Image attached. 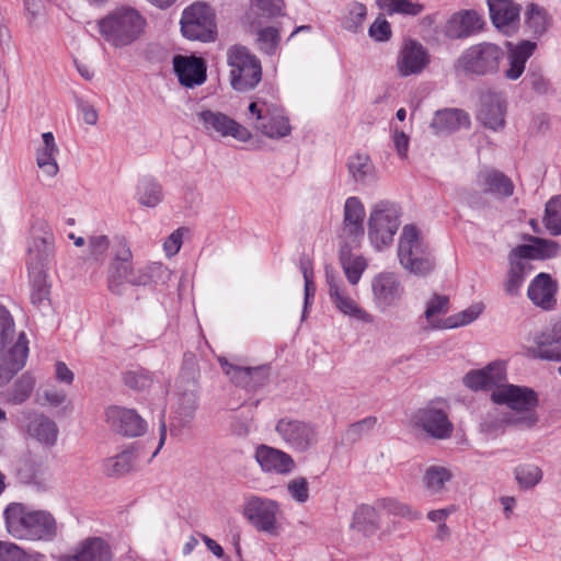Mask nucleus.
<instances>
[{
    "instance_id": "nucleus-1",
    "label": "nucleus",
    "mask_w": 561,
    "mask_h": 561,
    "mask_svg": "<svg viewBox=\"0 0 561 561\" xmlns=\"http://www.w3.org/2000/svg\"><path fill=\"white\" fill-rule=\"evenodd\" d=\"M3 517L8 533L15 539L50 541L57 536V522L48 511L12 502L4 508Z\"/></svg>"
},
{
    "instance_id": "nucleus-2",
    "label": "nucleus",
    "mask_w": 561,
    "mask_h": 561,
    "mask_svg": "<svg viewBox=\"0 0 561 561\" xmlns=\"http://www.w3.org/2000/svg\"><path fill=\"white\" fill-rule=\"evenodd\" d=\"M145 16L130 5H122L101 18L98 30L102 38L115 48L133 45L146 27Z\"/></svg>"
},
{
    "instance_id": "nucleus-3",
    "label": "nucleus",
    "mask_w": 561,
    "mask_h": 561,
    "mask_svg": "<svg viewBox=\"0 0 561 561\" xmlns=\"http://www.w3.org/2000/svg\"><path fill=\"white\" fill-rule=\"evenodd\" d=\"M506 54L495 43L480 42L461 51L454 62V71L458 77L482 78L499 73Z\"/></svg>"
},
{
    "instance_id": "nucleus-4",
    "label": "nucleus",
    "mask_w": 561,
    "mask_h": 561,
    "mask_svg": "<svg viewBox=\"0 0 561 561\" xmlns=\"http://www.w3.org/2000/svg\"><path fill=\"white\" fill-rule=\"evenodd\" d=\"M491 401L499 405H506L515 414H511L508 422L520 428H530L538 422L536 408L538 394L531 388L503 382L491 392Z\"/></svg>"
},
{
    "instance_id": "nucleus-5",
    "label": "nucleus",
    "mask_w": 561,
    "mask_h": 561,
    "mask_svg": "<svg viewBox=\"0 0 561 561\" xmlns=\"http://www.w3.org/2000/svg\"><path fill=\"white\" fill-rule=\"evenodd\" d=\"M398 256L400 264L415 275H427L435 266L427 245L420 238L419 230L413 225L403 227L399 240Z\"/></svg>"
},
{
    "instance_id": "nucleus-6",
    "label": "nucleus",
    "mask_w": 561,
    "mask_h": 561,
    "mask_svg": "<svg viewBox=\"0 0 561 561\" xmlns=\"http://www.w3.org/2000/svg\"><path fill=\"white\" fill-rule=\"evenodd\" d=\"M227 61L230 67L231 85L236 91L254 89L262 79L261 61L244 46L228 49Z\"/></svg>"
},
{
    "instance_id": "nucleus-7",
    "label": "nucleus",
    "mask_w": 561,
    "mask_h": 561,
    "mask_svg": "<svg viewBox=\"0 0 561 561\" xmlns=\"http://www.w3.org/2000/svg\"><path fill=\"white\" fill-rule=\"evenodd\" d=\"M399 218V208L391 202L381 201L373 206L368 220V238L377 250L393 241L400 226Z\"/></svg>"
},
{
    "instance_id": "nucleus-8",
    "label": "nucleus",
    "mask_w": 561,
    "mask_h": 561,
    "mask_svg": "<svg viewBox=\"0 0 561 561\" xmlns=\"http://www.w3.org/2000/svg\"><path fill=\"white\" fill-rule=\"evenodd\" d=\"M55 254V238L51 227L37 218L30 228L26 245V265L32 270H46Z\"/></svg>"
},
{
    "instance_id": "nucleus-9",
    "label": "nucleus",
    "mask_w": 561,
    "mask_h": 561,
    "mask_svg": "<svg viewBox=\"0 0 561 561\" xmlns=\"http://www.w3.org/2000/svg\"><path fill=\"white\" fill-rule=\"evenodd\" d=\"M197 374L195 369L183 367L175 381L176 407L172 425L186 427L194 419L197 409Z\"/></svg>"
},
{
    "instance_id": "nucleus-10",
    "label": "nucleus",
    "mask_w": 561,
    "mask_h": 561,
    "mask_svg": "<svg viewBox=\"0 0 561 561\" xmlns=\"http://www.w3.org/2000/svg\"><path fill=\"white\" fill-rule=\"evenodd\" d=\"M279 513V504L275 500L256 495L248 496L242 508L244 518L256 530L270 536L279 534L280 525L277 520Z\"/></svg>"
},
{
    "instance_id": "nucleus-11",
    "label": "nucleus",
    "mask_w": 561,
    "mask_h": 561,
    "mask_svg": "<svg viewBox=\"0 0 561 561\" xmlns=\"http://www.w3.org/2000/svg\"><path fill=\"white\" fill-rule=\"evenodd\" d=\"M182 34L192 41L210 42L215 39V16L209 5L195 2L187 7L181 18Z\"/></svg>"
},
{
    "instance_id": "nucleus-12",
    "label": "nucleus",
    "mask_w": 561,
    "mask_h": 561,
    "mask_svg": "<svg viewBox=\"0 0 561 561\" xmlns=\"http://www.w3.org/2000/svg\"><path fill=\"white\" fill-rule=\"evenodd\" d=\"M249 118L254 127L268 138H283L290 134L288 118L277 106L265 101H253L249 104Z\"/></svg>"
},
{
    "instance_id": "nucleus-13",
    "label": "nucleus",
    "mask_w": 561,
    "mask_h": 561,
    "mask_svg": "<svg viewBox=\"0 0 561 561\" xmlns=\"http://www.w3.org/2000/svg\"><path fill=\"white\" fill-rule=\"evenodd\" d=\"M275 431L287 446L299 453L310 449L318 442L316 427L305 421L283 417L276 423Z\"/></svg>"
},
{
    "instance_id": "nucleus-14",
    "label": "nucleus",
    "mask_w": 561,
    "mask_h": 561,
    "mask_svg": "<svg viewBox=\"0 0 561 561\" xmlns=\"http://www.w3.org/2000/svg\"><path fill=\"white\" fill-rule=\"evenodd\" d=\"M373 302L380 312L399 306L404 295L400 277L392 272H381L371 279Z\"/></svg>"
},
{
    "instance_id": "nucleus-15",
    "label": "nucleus",
    "mask_w": 561,
    "mask_h": 561,
    "mask_svg": "<svg viewBox=\"0 0 561 561\" xmlns=\"http://www.w3.org/2000/svg\"><path fill=\"white\" fill-rule=\"evenodd\" d=\"M414 427L423 430L436 439L450 437L454 426L449 421L447 412L434 403L419 409L412 416Z\"/></svg>"
},
{
    "instance_id": "nucleus-16",
    "label": "nucleus",
    "mask_w": 561,
    "mask_h": 561,
    "mask_svg": "<svg viewBox=\"0 0 561 561\" xmlns=\"http://www.w3.org/2000/svg\"><path fill=\"white\" fill-rule=\"evenodd\" d=\"M431 55L426 47L414 38L404 39L397 57V70L400 77L416 76L430 65Z\"/></svg>"
},
{
    "instance_id": "nucleus-17",
    "label": "nucleus",
    "mask_w": 561,
    "mask_h": 561,
    "mask_svg": "<svg viewBox=\"0 0 561 561\" xmlns=\"http://www.w3.org/2000/svg\"><path fill=\"white\" fill-rule=\"evenodd\" d=\"M327 283L330 300L341 313L364 323L373 322V317L348 295L342 279L327 272Z\"/></svg>"
},
{
    "instance_id": "nucleus-18",
    "label": "nucleus",
    "mask_w": 561,
    "mask_h": 561,
    "mask_svg": "<svg viewBox=\"0 0 561 561\" xmlns=\"http://www.w3.org/2000/svg\"><path fill=\"white\" fill-rule=\"evenodd\" d=\"M197 118L209 134L217 133L224 137L232 136L240 141L251 138V133L245 127L221 112L202 111L197 113Z\"/></svg>"
},
{
    "instance_id": "nucleus-19",
    "label": "nucleus",
    "mask_w": 561,
    "mask_h": 561,
    "mask_svg": "<svg viewBox=\"0 0 561 561\" xmlns=\"http://www.w3.org/2000/svg\"><path fill=\"white\" fill-rule=\"evenodd\" d=\"M105 415L108 426L119 435L137 437L147 430L146 421L134 409L110 407Z\"/></svg>"
},
{
    "instance_id": "nucleus-20",
    "label": "nucleus",
    "mask_w": 561,
    "mask_h": 561,
    "mask_svg": "<svg viewBox=\"0 0 561 561\" xmlns=\"http://www.w3.org/2000/svg\"><path fill=\"white\" fill-rule=\"evenodd\" d=\"M133 267V253L124 239H118L114 257L107 272V287L114 294H122Z\"/></svg>"
},
{
    "instance_id": "nucleus-21",
    "label": "nucleus",
    "mask_w": 561,
    "mask_h": 561,
    "mask_svg": "<svg viewBox=\"0 0 561 561\" xmlns=\"http://www.w3.org/2000/svg\"><path fill=\"white\" fill-rule=\"evenodd\" d=\"M219 364L225 374L238 387L254 391L264 386L270 376V367H241L230 364L226 358H219Z\"/></svg>"
},
{
    "instance_id": "nucleus-22",
    "label": "nucleus",
    "mask_w": 561,
    "mask_h": 561,
    "mask_svg": "<svg viewBox=\"0 0 561 561\" xmlns=\"http://www.w3.org/2000/svg\"><path fill=\"white\" fill-rule=\"evenodd\" d=\"M484 22L474 10H461L450 15L443 27V34L451 39H465L483 28Z\"/></svg>"
},
{
    "instance_id": "nucleus-23",
    "label": "nucleus",
    "mask_w": 561,
    "mask_h": 561,
    "mask_svg": "<svg viewBox=\"0 0 561 561\" xmlns=\"http://www.w3.org/2000/svg\"><path fill=\"white\" fill-rule=\"evenodd\" d=\"M506 101L502 93L489 91L481 96L478 121L494 131L505 126Z\"/></svg>"
},
{
    "instance_id": "nucleus-24",
    "label": "nucleus",
    "mask_w": 561,
    "mask_h": 561,
    "mask_svg": "<svg viewBox=\"0 0 561 561\" xmlns=\"http://www.w3.org/2000/svg\"><path fill=\"white\" fill-rule=\"evenodd\" d=\"M27 354V340L23 332L9 350L0 351V386L8 383L25 366Z\"/></svg>"
},
{
    "instance_id": "nucleus-25",
    "label": "nucleus",
    "mask_w": 561,
    "mask_h": 561,
    "mask_svg": "<svg viewBox=\"0 0 561 561\" xmlns=\"http://www.w3.org/2000/svg\"><path fill=\"white\" fill-rule=\"evenodd\" d=\"M463 385L471 390L496 389L501 383L506 381V367L504 362H492L483 369H474L468 371L463 379Z\"/></svg>"
},
{
    "instance_id": "nucleus-26",
    "label": "nucleus",
    "mask_w": 561,
    "mask_h": 561,
    "mask_svg": "<svg viewBox=\"0 0 561 561\" xmlns=\"http://www.w3.org/2000/svg\"><path fill=\"white\" fill-rule=\"evenodd\" d=\"M254 458L265 473L289 474L296 467L293 457L275 447L259 445Z\"/></svg>"
},
{
    "instance_id": "nucleus-27",
    "label": "nucleus",
    "mask_w": 561,
    "mask_h": 561,
    "mask_svg": "<svg viewBox=\"0 0 561 561\" xmlns=\"http://www.w3.org/2000/svg\"><path fill=\"white\" fill-rule=\"evenodd\" d=\"M173 68L179 82L185 88L201 85L206 80V64L199 57L176 55Z\"/></svg>"
},
{
    "instance_id": "nucleus-28",
    "label": "nucleus",
    "mask_w": 561,
    "mask_h": 561,
    "mask_svg": "<svg viewBox=\"0 0 561 561\" xmlns=\"http://www.w3.org/2000/svg\"><path fill=\"white\" fill-rule=\"evenodd\" d=\"M557 283L547 273H539L529 284L527 296L534 305L543 310H552L556 306Z\"/></svg>"
},
{
    "instance_id": "nucleus-29",
    "label": "nucleus",
    "mask_w": 561,
    "mask_h": 561,
    "mask_svg": "<svg viewBox=\"0 0 561 561\" xmlns=\"http://www.w3.org/2000/svg\"><path fill=\"white\" fill-rule=\"evenodd\" d=\"M365 209L357 197H348L344 205L343 236L356 243L364 236Z\"/></svg>"
},
{
    "instance_id": "nucleus-30",
    "label": "nucleus",
    "mask_w": 561,
    "mask_h": 561,
    "mask_svg": "<svg viewBox=\"0 0 561 561\" xmlns=\"http://www.w3.org/2000/svg\"><path fill=\"white\" fill-rule=\"evenodd\" d=\"M478 186L485 193L501 197H510L514 193L512 180L499 170H482L477 175Z\"/></svg>"
},
{
    "instance_id": "nucleus-31",
    "label": "nucleus",
    "mask_w": 561,
    "mask_h": 561,
    "mask_svg": "<svg viewBox=\"0 0 561 561\" xmlns=\"http://www.w3.org/2000/svg\"><path fill=\"white\" fill-rule=\"evenodd\" d=\"M510 270L507 272L506 280L504 282V289L507 295L516 296L524 284L526 277L533 273V264L515 253L513 249L508 254Z\"/></svg>"
},
{
    "instance_id": "nucleus-32",
    "label": "nucleus",
    "mask_w": 561,
    "mask_h": 561,
    "mask_svg": "<svg viewBox=\"0 0 561 561\" xmlns=\"http://www.w3.org/2000/svg\"><path fill=\"white\" fill-rule=\"evenodd\" d=\"M470 125L469 115L458 108H445L439 110L435 113L431 128L434 134H450L458 130L461 127H468Z\"/></svg>"
},
{
    "instance_id": "nucleus-33",
    "label": "nucleus",
    "mask_w": 561,
    "mask_h": 561,
    "mask_svg": "<svg viewBox=\"0 0 561 561\" xmlns=\"http://www.w3.org/2000/svg\"><path fill=\"white\" fill-rule=\"evenodd\" d=\"M490 18L499 30L515 26L519 20L520 5L512 0H488Z\"/></svg>"
},
{
    "instance_id": "nucleus-34",
    "label": "nucleus",
    "mask_w": 561,
    "mask_h": 561,
    "mask_svg": "<svg viewBox=\"0 0 561 561\" xmlns=\"http://www.w3.org/2000/svg\"><path fill=\"white\" fill-rule=\"evenodd\" d=\"M529 244H522L514 248L515 253L525 260H545L558 254L560 245L557 241L547 240L539 237H529Z\"/></svg>"
},
{
    "instance_id": "nucleus-35",
    "label": "nucleus",
    "mask_w": 561,
    "mask_h": 561,
    "mask_svg": "<svg viewBox=\"0 0 561 561\" xmlns=\"http://www.w3.org/2000/svg\"><path fill=\"white\" fill-rule=\"evenodd\" d=\"M537 353L542 359L561 362V321L537 339Z\"/></svg>"
},
{
    "instance_id": "nucleus-36",
    "label": "nucleus",
    "mask_w": 561,
    "mask_h": 561,
    "mask_svg": "<svg viewBox=\"0 0 561 561\" xmlns=\"http://www.w3.org/2000/svg\"><path fill=\"white\" fill-rule=\"evenodd\" d=\"M30 422L26 425L27 433L39 443L51 446L56 443L58 428L56 423L44 414L27 413Z\"/></svg>"
},
{
    "instance_id": "nucleus-37",
    "label": "nucleus",
    "mask_w": 561,
    "mask_h": 561,
    "mask_svg": "<svg viewBox=\"0 0 561 561\" xmlns=\"http://www.w3.org/2000/svg\"><path fill=\"white\" fill-rule=\"evenodd\" d=\"M536 49V43L523 41L508 53V69L504 76L508 80H517L525 71V65Z\"/></svg>"
},
{
    "instance_id": "nucleus-38",
    "label": "nucleus",
    "mask_w": 561,
    "mask_h": 561,
    "mask_svg": "<svg viewBox=\"0 0 561 561\" xmlns=\"http://www.w3.org/2000/svg\"><path fill=\"white\" fill-rule=\"evenodd\" d=\"M552 18L548 11L536 3H529L524 13V26L534 38L541 37L550 27Z\"/></svg>"
},
{
    "instance_id": "nucleus-39",
    "label": "nucleus",
    "mask_w": 561,
    "mask_h": 561,
    "mask_svg": "<svg viewBox=\"0 0 561 561\" xmlns=\"http://www.w3.org/2000/svg\"><path fill=\"white\" fill-rule=\"evenodd\" d=\"M339 260L348 283L356 285L367 267L366 260L362 255H354L348 242L340 247Z\"/></svg>"
},
{
    "instance_id": "nucleus-40",
    "label": "nucleus",
    "mask_w": 561,
    "mask_h": 561,
    "mask_svg": "<svg viewBox=\"0 0 561 561\" xmlns=\"http://www.w3.org/2000/svg\"><path fill=\"white\" fill-rule=\"evenodd\" d=\"M43 146L39 147L36 151V163L39 169H42L49 176H55L58 171V164L56 161V154L58 153V148L55 142V137L53 133L46 131L42 135Z\"/></svg>"
},
{
    "instance_id": "nucleus-41",
    "label": "nucleus",
    "mask_w": 561,
    "mask_h": 561,
    "mask_svg": "<svg viewBox=\"0 0 561 561\" xmlns=\"http://www.w3.org/2000/svg\"><path fill=\"white\" fill-rule=\"evenodd\" d=\"M284 0H256L249 12L252 26H261L268 20L284 14Z\"/></svg>"
},
{
    "instance_id": "nucleus-42",
    "label": "nucleus",
    "mask_w": 561,
    "mask_h": 561,
    "mask_svg": "<svg viewBox=\"0 0 561 561\" xmlns=\"http://www.w3.org/2000/svg\"><path fill=\"white\" fill-rule=\"evenodd\" d=\"M111 551L101 538H90L82 542L80 550L67 561H108Z\"/></svg>"
},
{
    "instance_id": "nucleus-43",
    "label": "nucleus",
    "mask_w": 561,
    "mask_h": 561,
    "mask_svg": "<svg viewBox=\"0 0 561 561\" xmlns=\"http://www.w3.org/2000/svg\"><path fill=\"white\" fill-rule=\"evenodd\" d=\"M347 170L352 179L362 184L376 180L375 167L370 158L365 153H355L347 159Z\"/></svg>"
},
{
    "instance_id": "nucleus-44",
    "label": "nucleus",
    "mask_w": 561,
    "mask_h": 561,
    "mask_svg": "<svg viewBox=\"0 0 561 561\" xmlns=\"http://www.w3.org/2000/svg\"><path fill=\"white\" fill-rule=\"evenodd\" d=\"M162 185L153 178L146 176L139 180L136 190L137 202L144 206L153 208L163 201Z\"/></svg>"
},
{
    "instance_id": "nucleus-45",
    "label": "nucleus",
    "mask_w": 561,
    "mask_h": 561,
    "mask_svg": "<svg viewBox=\"0 0 561 561\" xmlns=\"http://www.w3.org/2000/svg\"><path fill=\"white\" fill-rule=\"evenodd\" d=\"M31 284V302L35 307L49 305V285L46 270L28 268Z\"/></svg>"
},
{
    "instance_id": "nucleus-46",
    "label": "nucleus",
    "mask_w": 561,
    "mask_h": 561,
    "mask_svg": "<svg viewBox=\"0 0 561 561\" xmlns=\"http://www.w3.org/2000/svg\"><path fill=\"white\" fill-rule=\"evenodd\" d=\"M352 527L371 536L379 529V515L374 506L363 504L354 512Z\"/></svg>"
},
{
    "instance_id": "nucleus-47",
    "label": "nucleus",
    "mask_w": 561,
    "mask_h": 561,
    "mask_svg": "<svg viewBox=\"0 0 561 561\" xmlns=\"http://www.w3.org/2000/svg\"><path fill=\"white\" fill-rule=\"evenodd\" d=\"M136 456L131 450L110 457L104 461L103 470L107 477H121L128 473L135 466Z\"/></svg>"
},
{
    "instance_id": "nucleus-48",
    "label": "nucleus",
    "mask_w": 561,
    "mask_h": 561,
    "mask_svg": "<svg viewBox=\"0 0 561 561\" xmlns=\"http://www.w3.org/2000/svg\"><path fill=\"white\" fill-rule=\"evenodd\" d=\"M377 7L387 14L416 16L424 11V4L411 0H376Z\"/></svg>"
},
{
    "instance_id": "nucleus-49",
    "label": "nucleus",
    "mask_w": 561,
    "mask_h": 561,
    "mask_svg": "<svg viewBox=\"0 0 561 561\" xmlns=\"http://www.w3.org/2000/svg\"><path fill=\"white\" fill-rule=\"evenodd\" d=\"M366 16V5L362 2L353 1L345 8L342 26L348 32L357 33L362 31Z\"/></svg>"
},
{
    "instance_id": "nucleus-50",
    "label": "nucleus",
    "mask_w": 561,
    "mask_h": 561,
    "mask_svg": "<svg viewBox=\"0 0 561 561\" xmlns=\"http://www.w3.org/2000/svg\"><path fill=\"white\" fill-rule=\"evenodd\" d=\"M164 272H167V268L161 263H152L138 268L131 267L126 283L133 286H146Z\"/></svg>"
},
{
    "instance_id": "nucleus-51",
    "label": "nucleus",
    "mask_w": 561,
    "mask_h": 561,
    "mask_svg": "<svg viewBox=\"0 0 561 561\" xmlns=\"http://www.w3.org/2000/svg\"><path fill=\"white\" fill-rule=\"evenodd\" d=\"M514 477L520 489L529 490L541 481L542 471L536 465L523 463L514 469Z\"/></svg>"
},
{
    "instance_id": "nucleus-52",
    "label": "nucleus",
    "mask_w": 561,
    "mask_h": 561,
    "mask_svg": "<svg viewBox=\"0 0 561 561\" xmlns=\"http://www.w3.org/2000/svg\"><path fill=\"white\" fill-rule=\"evenodd\" d=\"M543 222L551 236L561 234V196H556L548 201Z\"/></svg>"
},
{
    "instance_id": "nucleus-53",
    "label": "nucleus",
    "mask_w": 561,
    "mask_h": 561,
    "mask_svg": "<svg viewBox=\"0 0 561 561\" xmlns=\"http://www.w3.org/2000/svg\"><path fill=\"white\" fill-rule=\"evenodd\" d=\"M123 382L135 391H144L151 387L153 375L145 368H136L123 373Z\"/></svg>"
},
{
    "instance_id": "nucleus-54",
    "label": "nucleus",
    "mask_w": 561,
    "mask_h": 561,
    "mask_svg": "<svg viewBox=\"0 0 561 561\" xmlns=\"http://www.w3.org/2000/svg\"><path fill=\"white\" fill-rule=\"evenodd\" d=\"M451 473L448 469L440 466H431L424 474L425 488L433 494L443 490L445 482L449 481Z\"/></svg>"
},
{
    "instance_id": "nucleus-55",
    "label": "nucleus",
    "mask_w": 561,
    "mask_h": 561,
    "mask_svg": "<svg viewBox=\"0 0 561 561\" xmlns=\"http://www.w3.org/2000/svg\"><path fill=\"white\" fill-rule=\"evenodd\" d=\"M377 424L376 416H367L360 421L351 424L343 434V442L346 444H355L366 434L371 432Z\"/></svg>"
},
{
    "instance_id": "nucleus-56",
    "label": "nucleus",
    "mask_w": 561,
    "mask_h": 561,
    "mask_svg": "<svg viewBox=\"0 0 561 561\" xmlns=\"http://www.w3.org/2000/svg\"><path fill=\"white\" fill-rule=\"evenodd\" d=\"M508 417H511V414L504 413L502 416H500L496 410L488 412L481 423L482 433L488 435L490 438L499 436L500 434L504 433L505 425H512L508 422Z\"/></svg>"
},
{
    "instance_id": "nucleus-57",
    "label": "nucleus",
    "mask_w": 561,
    "mask_h": 561,
    "mask_svg": "<svg viewBox=\"0 0 561 561\" xmlns=\"http://www.w3.org/2000/svg\"><path fill=\"white\" fill-rule=\"evenodd\" d=\"M34 386V377L30 373L23 374L14 382L9 401L13 404H22L31 397Z\"/></svg>"
},
{
    "instance_id": "nucleus-58",
    "label": "nucleus",
    "mask_w": 561,
    "mask_h": 561,
    "mask_svg": "<svg viewBox=\"0 0 561 561\" xmlns=\"http://www.w3.org/2000/svg\"><path fill=\"white\" fill-rule=\"evenodd\" d=\"M15 325L10 312L0 306V351L9 350L15 342Z\"/></svg>"
},
{
    "instance_id": "nucleus-59",
    "label": "nucleus",
    "mask_w": 561,
    "mask_h": 561,
    "mask_svg": "<svg viewBox=\"0 0 561 561\" xmlns=\"http://www.w3.org/2000/svg\"><path fill=\"white\" fill-rule=\"evenodd\" d=\"M42 554H27L12 542L0 541V561H43Z\"/></svg>"
},
{
    "instance_id": "nucleus-60",
    "label": "nucleus",
    "mask_w": 561,
    "mask_h": 561,
    "mask_svg": "<svg viewBox=\"0 0 561 561\" xmlns=\"http://www.w3.org/2000/svg\"><path fill=\"white\" fill-rule=\"evenodd\" d=\"M449 310V298L446 295L434 294L427 301L426 310L424 312L426 320L433 328H440L434 323L436 316L446 314Z\"/></svg>"
},
{
    "instance_id": "nucleus-61",
    "label": "nucleus",
    "mask_w": 561,
    "mask_h": 561,
    "mask_svg": "<svg viewBox=\"0 0 561 561\" xmlns=\"http://www.w3.org/2000/svg\"><path fill=\"white\" fill-rule=\"evenodd\" d=\"M378 506L385 508L390 514L405 517L410 520L419 519L422 516L420 512L394 499H382L378 502Z\"/></svg>"
},
{
    "instance_id": "nucleus-62",
    "label": "nucleus",
    "mask_w": 561,
    "mask_h": 561,
    "mask_svg": "<svg viewBox=\"0 0 561 561\" xmlns=\"http://www.w3.org/2000/svg\"><path fill=\"white\" fill-rule=\"evenodd\" d=\"M256 41H257L260 49L263 53H265L267 55H272L275 53V50L279 44V41H280L279 32L277 28H275L273 26L260 28L257 32Z\"/></svg>"
},
{
    "instance_id": "nucleus-63",
    "label": "nucleus",
    "mask_w": 561,
    "mask_h": 561,
    "mask_svg": "<svg viewBox=\"0 0 561 561\" xmlns=\"http://www.w3.org/2000/svg\"><path fill=\"white\" fill-rule=\"evenodd\" d=\"M483 306L480 304H476L470 306L463 311H460L454 316H450L446 320L447 328H458L462 325H467L473 322L482 312Z\"/></svg>"
},
{
    "instance_id": "nucleus-64",
    "label": "nucleus",
    "mask_w": 561,
    "mask_h": 561,
    "mask_svg": "<svg viewBox=\"0 0 561 561\" xmlns=\"http://www.w3.org/2000/svg\"><path fill=\"white\" fill-rule=\"evenodd\" d=\"M88 248L90 257L96 262L102 263L110 248V240L104 234L91 236L88 239Z\"/></svg>"
}]
</instances>
